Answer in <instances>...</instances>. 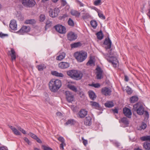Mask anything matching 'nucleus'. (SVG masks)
Segmentation results:
<instances>
[{"instance_id":"7c9ffc66","label":"nucleus","mask_w":150,"mask_h":150,"mask_svg":"<svg viewBox=\"0 0 150 150\" xmlns=\"http://www.w3.org/2000/svg\"><path fill=\"white\" fill-rule=\"evenodd\" d=\"M35 23L36 21L34 19L27 20L25 21V23L26 24H33Z\"/></svg>"},{"instance_id":"4468645a","label":"nucleus","mask_w":150,"mask_h":150,"mask_svg":"<svg viewBox=\"0 0 150 150\" xmlns=\"http://www.w3.org/2000/svg\"><path fill=\"white\" fill-rule=\"evenodd\" d=\"M70 66V64L67 62H62L58 64V67L62 69H65L68 68Z\"/></svg>"},{"instance_id":"423d86ee","label":"nucleus","mask_w":150,"mask_h":150,"mask_svg":"<svg viewBox=\"0 0 150 150\" xmlns=\"http://www.w3.org/2000/svg\"><path fill=\"white\" fill-rule=\"evenodd\" d=\"M21 3L24 6L29 7L34 6L35 4L34 0H22Z\"/></svg>"},{"instance_id":"7ed1b4c3","label":"nucleus","mask_w":150,"mask_h":150,"mask_svg":"<svg viewBox=\"0 0 150 150\" xmlns=\"http://www.w3.org/2000/svg\"><path fill=\"white\" fill-rule=\"evenodd\" d=\"M74 56L77 60L81 62L84 60L87 57V53L85 52L81 51L74 53Z\"/></svg>"},{"instance_id":"bb28decb","label":"nucleus","mask_w":150,"mask_h":150,"mask_svg":"<svg viewBox=\"0 0 150 150\" xmlns=\"http://www.w3.org/2000/svg\"><path fill=\"white\" fill-rule=\"evenodd\" d=\"M51 73L52 75L57 76H59L62 77L64 76V75L62 73H58L56 71L52 72Z\"/></svg>"},{"instance_id":"6e6d98bb","label":"nucleus","mask_w":150,"mask_h":150,"mask_svg":"<svg viewBox=\"0 0 150 150\" xmlns=\"http://www.w3.org/2000/svg\"><path fill=\"white\" fill-rule=\"evenodd\" d=\"M92 86L95 88H97L99 87L100 86V84L98 83H96V84L92 83Z\"/></svg>"},{"instance_id":"4be33fe9","label":"nucleus","mask_w":150,"mask_h":150,"mask_svg":"<svg viewBox=\"0 0 150 150\" xmlns=\"http://www.w3.org/2000/svg\"><path fill=\"white\" fill-rule=\"evenodd\" d=\"M28 135H29L32 138L34 139H35L37 142L38 143H42V141L35 134L31 132H30L28 134Z\"/></svg>"},{"instance_id":"c756f323","label":"nucleus","mask_w":150,"mask_h":150,"mask_svg":"<svg viewBox=\"0 0 150 150\" xmlns=\"http://www.w3.org/2000/svg\"><path fill=\"white\" fill-rule=\"evenodd\" d=\"M143 147L146 150H150V143L147 142H145L144 143Z\"/></svg>"},{"instance_id":"3c124183","label":"nucleus","mask_w":150,"mask_h":150,"mask_svg":"<svg viewBox=\"0 0 150 150\" xmlns=\"http://www.w3.org/2000/svg\"><path fill=\"white\" fill-rule=\"evenodd\" d=\"M101 2V0H96L94 2V4L95 6H98L100 5Z\"/></svg>"},{"instance_id":"e2e57ef3","label":"nucleus","mask_w":150,"mask_h":150,"mask_svg":"<svg viewBox=\"0 0 150 150\" xmlns=\"http://www.w3.org/2000/svg\"><path fill=\"white\" fill-rule=\"evenodd\" d=\"M56 115L58 116H61L62 115V114L60 112H57V113H56Z\"/></svg>"},{"instance_id":"de8ad7c7","label":"nucleus","mask_w":150,"mask_h":150,"mask_svg":"<svg viewBox=\"0 0 150 150\" xmlns=\"http://www.w3.org/2000/svg\"><path fill=\"white\" fill-rule=\"evenodd\" d=\"M23 139L25 142L27 143L29 145H30L31 144V142L27 137H24L23 138Z\"/></svg>"},{"instance_id":"0eeeda50","label":"nucleus","mask_w":150,"mask_h":150,"mask_svg":"<svg viewBox=\"0 0 150 150\" xmlns=\"http://www.w3.org/2000/svg\"><path fill=\"white\" fill-rule=\"evenodd\" d=\"M59 12V10L58 8H55L53 9H50L49 11L50 16L52 17H56Z\"/></svg>"},{"instance_id":"b1692460","label":"nucleus","mask_w":150,"mask_h":150,"mask_svg":"<svg viewBox=\"0 0 150 150\" xmlns=\"http://www.w3.org/2000/svg\"><path fill=\"white\" fill-rule=\"evenodd\" d=\"M88 93L89 97L91 99L93 100L96 98V96L93 91H90L88 92Z\"/></svg>"},{"instance_id":"bf43d9fd","label":"nucleus","mask_w":150,"mask_h":150,"mask_svg":"<svg viewBox=\"0 0 150 150\" xmlns=\"http://www.w3.org/2000/svg\"><path fill=\"white\" fill-rule=\"evenodd\" d=\"M107 54H108V55H109L110 56H111V55H112V50L111 49L109 51L108 54H107L105 55V57Z\"/></svg>"},{"instance_id":"79ce46f5","label":"nucleus","mask_w":150,"mask_h":150,"mask_svg":"<svg viewBox=\"0 0 150 150\" xmlns=\"http://www.w3.org/2000/svg\"><path fill=\"white\" fill-rule=\"evenodd\" d=\"M87 65L90 66L95 65L94 62L92 59H90L87 63Z\"/></svg>"},{"instance_id":"c85d7f7f","label":"nucleus","mask_w":150,"mask_h":150,"mask_svg":"<svg viewBox=\"0 0 150 150\" xmlns=\"http://www.w3.org/2000/svg\"><path fill=\"white\" fill-rule=\"evenodd\" d=\"M138 100V98L136 96H133L130 98L129 101L131 103H133L137 101Z\"/></svg>"},{"instance_id":"aec40b11","label":"nucleus","mask_w":150,"mask_h":150,"mask_svg":"<svg viewBox=\"0 0 150 150\" xmlns=\"http://www.w3.org/2000/svg\"><path fill=\"white\" fill-rule=\"evenodd\" d=\"M97 71V78L98 79H100L102 77L103 71L100 67H97L96 69Z\"/></svg>"},{"instance_id":"393cba45","label":"nucleus","mask_w":150,"mask_h":150,"mask_svg":"<svg viewBox=\"0 0 150 150\" xmlns=\"http://www.w3.org/2000/svg\"><path fill=\"white\" fill-rule=\"evenodd\" d=\"M67 87L75 92H76L77 91V88L74 85L69 83L67 84Z\"/></svg>"},{"instance_id":"338daca9","label":"nucleus","mask_w":150,"mask_h":150,"mask_svg":"<svg viewBox=\"0 0 150 150\" xmlns=\"http://www.w3.org/2000/svg\"><path fill=\"white\" fill-rule=\"evenodd\" d=\"M6 148L4 146L0 147V150H5Z\"/></svg>"},{"instance_id":"09e8293b","label":"nucleus","mask_w":150,"mask_h":150,"mask_svg":"<svg viewBox=\"0 0 150 150\" xmlns=\"http://www.w3.org/2000/svg\"><path fill=\"white\" fill-rule=\"evenodd\" d=\"M42 148L44 150H53L52 148L45 145H43Z\"/></svg>"},{"instance_id":"a878e982","label":"nucleus","mask_w":150,"mask_h":150,"mask_svg":"<svg viewBox=\"0 0 150 150\" xmlns=\"http://www.w3.org/2000/svg\"><path fill=\"white\" fill-rule=\"evenodd\" d=\"M10 128L12 130L14 134L16 135H20L21 134L20 132L18 131L15 127L12 126H10Z\"/></svg>"},{"instance_id":"0e129e2a","label":"nucleus","mask_w":150,"mask_h":150,"mask_svg":"<svg viewBox=\"0 0 150 150\" xmlns=\"http://www.w3.org/2000/svg\"><path fill=\"white\" fill-rule=\"evenodd\" d=\"M78 3L80 6H83V4L81 2L79 1H78Z\"/></svg>"},{"instance_id":"a211bd4d","label":"nucleus","mask_w":150,"mask_h":150,"mask_svg":"<svg viewBox=\"0 0 150 150\" xmlns=\"http://www.w3.org/2000/svg\"><path fill=\"white\" fill-rule=\"evenodd\" d=\"M87 114V111L83 109H81L78 113L79 117L81 118H84Z\"/></svg>"},{"instance_id":"49530a36","label":"nucleus","mask_w":150,"mask_h":150,"mask_svg":"<svg viewBox=\"0 0 150 150\" xmlns=\"http://www.w3.org/2000/svg\"><path fill=\"white\" fill-rule=\"evenodd\" d=\"M40 21L41 22L43 21L45 19V17L44 15L41 14L39 16Z\"/></svg>"},{"instance_id":"ddd939ff","label":"nucleus","mask_w":150,"mask_h":150,"mask_svg":"<svg viewBox=\"0 0 150 150\" xmlns=\"http://www.w3.org/2000/svg\"><path fill=\"white\" fill-rule=\"evenodd\" d=\"M30 30V28L29 26H23L18 32L21 34H22L24 33L29 31Z\"/></svg>"},{"instance_id":"5701e85b","label":"nucleus","mask_w":150,"mask_h":150,"mask_svg":"<svg viewBox=\"0 0 150 150\" xmlns=\"http://www.w3.org/2000/svg\"><path fill=\"white\" fill-rule=\"evenodd\" d=\"M66 56V54L64 52L60 53L59 55L57 57L56 59L57 60L61 61Z\"/></svg>"},{"instance_id":"c9c22d12","label":"nucleus","mask_w":150,"mask_h":150,"mask_svg":"<svg viewBox=\"0 0 150 150\" xmlns=\"http://www.w3.org/2000/svg\"><path fill=\"white\" fill-rule=\"evenodd\" d=\"M96 35L98 39L101 40L103 38V36L101 31L97 33Z\"/></svg>"},{"instance_id":"6ab92c4d","label":"nucleus","mask_w":150,"mask_h":150,"mask_svg":"<svg viewBox=\"0 0 150 150\" xmlns=\"http://www.w3.org/2000/svg\"><path fill=\"white\" fill-rule=\"evenodd\" d=\"M90 105L93 108L97 109H99L100 108V106L98 103L94 101H91L90 102Z\"/></svg>"},{"instance_id":"f8f14e48","label":"nucleus","mask_w":150,"mask_h":150,"mask_svg":"<svg viewBox=\"0 0 150 150\" xmlns=\"http://www.w3.org/2000/svg\"><path fill=\"white\" fill-rule=\"evenodd\" d=\"M7 54L8 55L11 56L12 61L15 60L16 58V53L13 48H11V51L8 52Z\"/></svg>"},{"instance_id":"2eb2a0df","label":"nucleus","mask_w":150,"mask_h":150,"mask_svg":"<svg viewBox=\"0 0 150 150\" xmlns=\"http://www.w3.org/2000/svg\"><path fill=\"white\" fill-rule=\"evenodd\" d=\"M123 112L124 115L129 118L131 117L132 112L131 110L128 108H125L123 109Z\"/></svg>"},{"instance_id":"864d4df0","label":"nucleus","mask_w":150,"mask_h":150,"mask_svg":"<svg viewBox=\"0 0 150 150\" xmlns=\"http://www.w3.org/2000/svg\"><path fill=\"white\" fill-rule=\"evenodd\" d=\"M82 139L83 141V143L85 146H86L88 144V141L84 139L83 137H82Z\"/></svg>"},{"instance_id":"1a4fd4ad","label":"nucleus","mask_w":150,"mask_h":150,"mask_svg":"<svg viewBox=\"0 0 150 150\" xmlns=\"http://www.w3.org/2000/svg\"><path fill=\"white\" fill-rule=\"evenodd\" d=\"M68 39L70 41L75 40L77 39V35L74 33L70 31L69 32L67 35Z\"/></svg>"},{"instance_id":"13d9d810","label":"nucleus","mask_w":150,"mask_h":150,"mask_svg":"<svg viewBox=\"0 0 150 150\" xmlns=\"http://www.w3.org/2000/svg\"><path fill=\"white\" fill-rule=\"evenodd\" d=\"M64 145H65V143H62L60 145V149H61L63 150L64 149Z\"/></svg>"},{"instance_id":"69168bd1","label":"nucleus","mask_w":150,"mask_h":150,"mask_svg":"<svg viewBox=\"0 0 150 150\" xmlns=\"http://www.w3.org/2000/svg\"><path fill=\"white\" fill-rule=\"evenodd\" d=\"M113 112L115 113H117L118 112V110L117 109H115L112 110Z\"/></svg>"},{"instance_id":"8fccbe9b","label":"nucleus","mask_w":150,"mask_h":150,"mask_svg":"<svg viewBox=\"0 0 150 150\" xmlns=\"http://www.w3.org/2000/svg\"><path fill=\"white\" fill-rule=\"evenodd\" d=\"M146 127V124L143 123L140 127V129H145Z\"/></svg>"},{"instance_id":"c03bdc74","label":"nucleus","mask_w":150,"mask_h":150,"mask_svg":"<svg viewBox=\"0 0 150 150\" xmlns=\"http://www.w3.org/2000/svg\"><path fill=\"white\" fill-rule=\"evenodd\" d=\"M126 92L129 94H131L132 93L131 88L129 86H127L125 89Z\"/></svg>"},{"instance_id":"f03ea898","label":"nucleus","mask_w":150,"mask_h":150,"mask_svg":"<svg viewBox=\"0 0 150 150\" xmlns=\"http://www.w3.org/2000/svg\"><path fill=\"white\" fill-rule=\"evenodd\" d=\"M67 74L71 78L74 79H81L83 76V74L81 72L74 70L68 71Z\"/></svg>"},{"instance_id":"ea45409f","label":"nucleus","mask_w":150,"mask_h":150,"mask_svg":"<svg viewBox=\"0 0 150 150\" xmlns=\"http://www.w3.org/2000/svg\"><path fill=\"white\" fill-rule=\"evenodd\" d=\"M52 24V22L49 20H47L46 23L45 29L51 26Z\"/></svg>"},{"instance_id":"a19ab883","label":"nucleus","mask_w":150,"mask_h":150,"mask_svg":"<svg viewBox=\"0 0 150 150\" xmlns=\"http://www.w3.org/2000/svg\"><path fill=\"white\" fill-rule=\"evenodd\" d=\"M91 16L88 13H84L82 16L83 18L84 19H86L89 18Z\"/></svg>"},{"instance_id":"a18cd8bd","label":"nucleus","mask_w":150,"mask_h":150,"mask_svg":"<svg viewBox=\"0 0 150 150\" xmlns=\"http://www.w3.org/2000/svg\"><path fill=\"white\" fill-rule=\"evenodd\" d=\"M74 124V120H68L65 123V125H67L69 124L72 125Z\"/></svg>"},{"instance_id":"603ef678","label":"nucleus","mask_w":150,"mask_h":150,"mask_svg":"<svg viewBox=\"0 0 150 150\" xmlns=\"http://www.w3.org/2000/svg\"><path fill=\"white\" fill-rule=\"evenodd\" d=\"M58 139L59 141H60L62 143H64V139L63 137H60L58 138Z\"/></svg>"},{"instance_id":"9d476101","label":"nucleus","mask_w":150,"mask_h":150,"mask_svg":"<svg viewBox=\"0 0 150 150\" xmlns=\"http://www.w3.org/2000/svg\"><path fill=\"white\" fill-rule=\"evenodd\" d=\"M65 95L67 100L68 102H71L74 100V95L70 92L68 91H66Z\"/></svg>"},{"instance_id":"39448f33","label":"nucleus","mask_w":150,"mask_h":150,"mask_svg":"<svg viewBox=\"0 0 150 150\" xmlns=\"http://www.w3.org/2000/svg\"><path fill=\"white\" fill-rule=\"evenodd\" d=\"M105 58L110 62L111 63L114 67H116L118 63V62L116 57L110 56L107 54L105 56Z\"/></svg>"},{"instance_id":"cd10ccee","label":"nucleus","mask_w":150,"mask_h":150,"mask_svg":"<svg viewBox=\"0 0 150 150\" xmlns=\"http://www.w3.org/2000/svg\"><path fill=\"white\" fill-rule=\"evenodd\" d=\"M105 106L108 108H112L114 106V104L112 101H108L105 103Z\"/></svg>"},{"instance_id":"37998d69","label":"nucleus","mask_w":150,"mask_h":150,"mask_svg":"<svg viewBox=\"0 0 150 150\" xmlns=\"http://www.w3.org/2000/svg\"><path fill=\"white\" fill-rule=\"evenodd\" d=\"M68 23L69 25L71 26H73L74 25V22L71 18L69 19Z\"/></svg>"},{"instance_id":"774afa93","label":"nucleus","mask_w":150,"mask_h":150,"mask_svg":"<svg viewBox=\"0 0 150 150\" xmlns=\"http://www.w3.org/2000/svg\"><path fill=\"white\" fill-rule=\"evenodd\" d=\"M21 132L24 134H26V132L25 131V130H24L23 129L22 130H21Z\"/></svg>"},{"instance_id":"9b49d317","label":"nucleus","mask_w":150,"mask_h":150,"mask_svg":"<svg viewBox=\"0 0 150 150\" xmlns=\"http://www.w3.org/2000/svg\"><path fill=\"white\" fill-rule=\"evenodd\" d=\"M111 92L110 89L106 87L103 88L101 89L102 94L105 96H110Z\"/></svg>"},{"instance_id":"4d7b16f0","label":"nucleus","mask_w":150,"mask_h":150,"mask_svg":"<svg viewBox=\"0 0 150 150\" xmlns=\"http://www.w3.org/2000/svg\"><path fill=\"white\" fill-rule=\"evenodd\" d=\"M8 36L7 34H4L2 33H0V37L2 38L5 36Z\"/></svg>"},{"instance_id":"2f4dec72","label":"nucleus","mask_w":150,"mask_h":150,"mask_svg":"<svg viewBox=\"0 0 150 150\" xmlns=\"http://www.w3.org/2000/svg\"><path fill=\"white\" fill-rule=\"evenodd\" d=\"M97 13H98V16L100 18L103 20L105 19V17L104 16L102 12L101 11H97Z\"/></svg>"},{"instance_id":"412c9836","label":"nucleus","mask_w":150,"mask_h":150,"mask_svg":"<svg viewBox=\"0 0 150 150\" xmlns=\"http://www.w3.org/2000/svg\"><path fill=\"white\" fill-rule=\"evenodd\" d=\"M92 118L91 117H86L84 120V124L86 125H90L91 124Z\"/></svg>"},{"instance_id":"20e7f679","label":"nucleus","mask_w":150,"mask_h":150,"mask_svg":"<svg viewBox=\"0 0 150 150\" xmlns=\"http://www.w3.org/2000/svg\"><path fill=\"white\" fill-rule=\"evenodd\" d=\"M132 110L133 113L134 111H136L137 113L139 115H143L144 112V108L143 106L139 103H137L133 105Z\"/></svg>"},{"instance_id":"473e14b6","label":"nucleus","mask_w":150,"mask_h":150,"mask_svg":"<svg viewBox=\"0 0 150 150\" xmlns=\"http://www.w3.org/2000/svg\"><path fill=\"white\" fill-rule=\"evenodd\" d=\"M81 44L80 42H75L71 45V48H76L80 46Z\"/></svg>"},{"instance_id":"dca6fc26","label":"nucleus","mask_w":150,"mask_h":150,"mask_svg":"<svg viewBox=\"0 0 150 150\" xmlns=\"http://www.w3.org/2000/svg\"><path fill=\"white\" fill-rule=\"evenodd\" d=\"M104 44L105 45H106V46L105 47L106 49H108L110 48L111 47L112 42L111 41L109 37H108V39L106 38L105 39Z\"/></svg>"},{"instance_id":"4c0bfd02","label":"nucleus","mask_w":150,"mask_h":150,"mask_svg":"<svg viewBox=\"0 0 150 150\" xmlns=\"http://www.w3.org/2000/svg\"><path fill=\"white\" fill-rule=\"evenodd\" d=\"M140 139L143 141H150V136H146L141 137Z\"/></svg>"},{"instance_id":"58836bf2","label":"nucleus","mask_w":150,"mask_h":150,"mask_svg":"<svg viewBox=\"0 0 150 150\" xmlns=\"http://www.w3.org/2000/svg\"><path fill=\"white\" fill-rule=\"evenodd\" d=\"M71 14L73 16H80V13L77 11L75 10H72L71 11Z\"/></svg>"},{"instance_id":"052dcab7","label":"nucleus","mask_w":150,"mask_h":150,"mask_svg":"<svg viewBox=\"0 0 150 150\" xmlns=\"http://www.w3.org/2000/svg\"><path fill=\"white\" fill-rule=\"evenodd\" d=\"M62 2L63 6H65L67 4V2L65 0H62Z\"/></svg>"},{"instance_id":"f704fd0d","label":"nucleus","mask_w":150,"mask_h":150,"mask_svg":"<svg viewBox=\"0 0 150 150\" xmlns=\"http://www.w3.org/2000/svg\"><path fill=\"white\" fill-rule=\"evenodd\" d=\"M120 122H122L125 124H129L128 121L126 117H123L121 120H119Z\"/></svg>"},{"instance_id":"680f3d73","label":"nucleus","mask_w":150,"mask_h":150,"mask_svg":"<svg viewBox=\"0 0 150 150\" xmlns=\"http://www.w3.org/2000/svg\"><path fill=\"white\" fill-rule=\"evenodd\" d=\"M124 79L126 81H129V78L126 75H125Z\"/></svg>"},{"instance_id":"5fc2aeb1","label":"nucleus","mask_w":150,"mask_h":150,"mask_svg":"<svg viewBox=\"0 0 150 150\" xmlns=\"http://www.w3.org/2000/svg\"><path fill=\"white\" fill-rule=\"evenodd\" d=\"M144 113L145 117L146 118H148L149 116L148 112L147 111H144Z\"/></svg>"},{"instance_id":"6e6552de","label":"nucleus","mask_w":150,"mask_h":150,"mask_svg":"<svg viewBox=\"0 0 150 150\" xmlns=\"http://www.w3.org/2000/svg\"><path fill=\"white\" fill-rule=\"evenodd\" d=\"M56 30L61 34H64L66 33V29L62 25H58L54 27Z\"/></svg>"},{"instance_id":"f3484780","label":"nucleus","mask_w":150,"mask_h":150,"mask_svg":"<svg viewBox=\"0 0 150 150\" xmlns=\"http://www.w3.org/2000/svg\"><path fill=\"white\" fill-rule=\"evenodd\" d=\"M9 27L12 30H16L17 28V25L16 21L13 20H11L9 25Z\"/></svg>"},{"instance_id":"72a5a7b5","label":"nucleus","mask_w":150,"mask_h":150,"mask_svg":"<svg viewBox=\"0 0 150 150\" xmlns=\"http://www.w3.org/2000/svg\"><path fill=\"white\" fill-rule=\"evenodd\" d=\"M91 24L92 27L94 29L95 28L97 25V23L96 21L95 20H92L91 21Z\"/></svg>"},{"instance_id":"f257e3e1","label":"nucleus","mask_w":150,"mask_h":150,"mask_svg":"<svg viewBox=\"0 0 150 150\" xmlns=\"http://www.w3.org/2000/svg\"><path fill=\"white\" fill-rule=\"evenodd\" d=\"M62 86L61 81L58 79H52L49 83V88L52 92L56 93Z\"/></svg>"},{"instance_id":"e433bc0d","label":"nucleus","mask_w":150,"mask_h":150,"mask_svg":"<svg viewBox=\"0 0 150 150\" xmlns=\"http://www.w3.org/2000/svg\"><path fill=\"white\" fill-rule=\"evenodd\" d=\"M37 68L39 71H42L46 68L44 64H41L37 66Z\"/></svg>"}]
</instances>
